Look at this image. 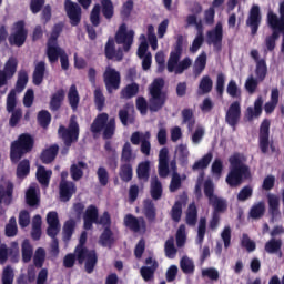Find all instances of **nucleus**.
<instances>
[{
    "instance_id": "f257e3e1",
    "label": "nucleus",
    "mask_w": 284,
    "mask_h": 284,
    "mask_svg": "<svg viewBox=\"0 0 284 284\" xmlns=\"http://www.w3.org/2000/svg\"><path fill=\"white\" fill-rule=\"evenodd\" d=\"M266 26L271 28L272 34L264 40L266 45V50H264L265 54H267V52H274L276 49V41L281 39V34H284V6H282L280 18L272 9H268L266 14Z\"/></svg>"
},
{
    "instance_id": "f03ea898",
    "label": "nucleus",
    "mask_w": 284,
    "mask_h": 284,
    "mask_svg": "<svg viewBox=\"0 0 284 284\" xmlns=\"http://www.w3.org/2000/svg\"><path fill=\"white\" fill-rule=\"evenodd\" d=\"M85 243H88V232L83 231L79 239V244L75 246L77 261L79 265H83L87 274H92L94 272V267H97V263H99V255L97 254V250H89L85 247Z\"/></svg>"
},
{
    "instance_id": "7ed1b4c3",
    "label": "nucleus",
    "mask_w": 284,
    "mask_h": 284,
    "mask_svg": "<svg viewBox=\"0 0 284 284\" xmlns=\"http://www.w3.org/2000/svg\"><path fill=\"white\" fill-rule=\"evenodd\" d=\"M230 171L226 175V183L230 187H239L245 181V179H250L252 173L250 171V166L243 163L240 154H234L229 159Z\"/></svg>"
},
{
    "instance_id": "20e7f679",
    "label": "nucleus",
    "mask_w": 284,
    "mask_h": 284,
    "mask_svg": "<svg viewBox=\"0 0 284 284\" xmlns=\"http://www.w3.org/2000/svg\"><path fill=\"white\" fill-rule=\"evenodd\" d=\"M34 150V136L30 133H21L18 139L11 142L10 161L13 164L19 163L24 154H30Z\"/></svg>"
},
{
    "instance_id": "39448f33",
    "label": "nucleus",
    "mask_w": 284,
    "mask_h": 284,
    "mask_svg": "<svg viewBox=\"0 0 284 284\" xmlns=\"http://www.w3.org/2000/svg\"><path fill=\"white\" fill-rule=\"evenodd\" d=\"M165 88V80L163 78H156L149 87V110L150 112H159L163 110L165 102L168 101V93L163 91Z\"/></svg>"
},
{
    "instance_id": "423d86ee",
    "label": "nucleus",
    "mask_w": 284,
    "mask_h": 284,
    "mask_svg": "<svg viewBox=\"0 0 284 284\" xmlns=\"http://www.w3.org/2000/svg\"><path fill=\"white\" fill-rule=\"evenodd\" d=\"M80 132L81 129L77 121V115H71L68 128H65V125L59 126L58 136L63 141L65 148H72V143H77L79 141Z\"/></svg>"
},
{
    "instance_id": "0eeeda50",
    "label": "nucleus",
    "mask_w": 284,
    "mask_h": 284,
    "mask_svg": "<svg viewBox=\"0 0 284 284\" xmlns=\"http://www.w3.org/2000/svg\"><path fill=\"white\" fill-rule=\"evenodd\" d=\"M270 125L271 122L267 119H264L260 125L258 148L262 154H267L270 150L272 154L278 152V149L274 145V141H270Z\"/></svg>"
},
{
    "instance_id": "6e6552de",
    "label": "nucleus",
    "mask_w": 284,
    "mask_h": 284,
    "mask_svg": "<svg viewBox=\"0 0 284 284\" xmlns=\"http://www.w3.org/2000/svg\"><path fill=\"white\" fill-rule=\"evenodd\" d=\"M9 45L16 48H22L28 41V29L26 28V21L20 20L13 23L11 33L8 37Z\"/></svg>"
},
{
    "instance_id": "1a4fd4ad",
    "label": "nucleus",
    "mask_w": 284,
    "mask_h": 284,
    "mask_svg": "<svg viewBox=\"0 0 284 284\" xmlns=\"http://www.w3.org/2000/svg\"><path fill=\"white\" fill-rule=\"evenodd\" d=\"M103 81L108 94H113L121 88V72L112 67H106L103 72Z\"/></svg>"
},
{
    "instance_id": "9d476101",
    "label": "nucleus",
    "mask_w": 284,
    "mask_h": 284,
    "mask_svg": "<svg viewBox=\"0 0 284 284\" xmlns=\"http://www.w3.org/2000/svg\"><path fill=\"white\" fill-rule=\"evenodd\" d=\"M115 43L122 45L123 52L132 50L134 43V30L128 31V26L122 23L115 33Z\"/></svg>"
},
{
    "instance_id": "9b49d317",
    "label": "nucleus",
    "mask_w": 284,
    "mask_h": 284,
    "mask_svg": "<svg viewBox=\"0 0 284 284\" xmlns=\"http://www.w3.org/2000/svg\"><path fill=\"white\" fill-rule=\"evenodd\" d=\"M262 21L263 16L261 14V7H258V4H253L246 19V26L251 29L252 37L258 34V28H261Z\"/></svg>"
},
{
    "instance_id": "f8f14e48",
    "label": "nucleus",
    "mask_w": 284,
    "mask_h": 284,
    "mask_svg": "<svg viewBox=\"0 0 284 284\" xmlns=\"http://www.w3.org/2000/svg\"><path fill=\"white\" fill-rule=\"evenodd\" d=\"M19 67V61H17V58L11 57L8 59V61L4 63L3 70H0V88H3V85H8V81L17 74V68Z\"/></svg>"
},
{
    "instance_id": "ddd939ff",
    "label": "nucleus",
    "mask_w": 284,
    "mask_h": 284,
    "mask_svg": "<svg viewBox=\"0 0 284 284\" xmlns=\"http://www.w3.org/2000/svg\"><path fill=\"white\" fill-rule=\"evenodd\" d=\"M64 10L67 12L68 19H70V23L73 28H77L79 23H81V6L79 3L73 2L72 0L64 1Z\"/></svg>"
},
{
    "instance_id": "4468645a",
    "label": "nucleus",
    "mask_w": 284,
    "mask_h": 284,
    "mask_svg": "<svg viewBox=\"0 0 284 284\" xmlns=\"http://www.w3.org/2000/svg\"><path fill=\"white\" fill-rule=\"evenodd\" d=\"M225 121L233 132H236V126L241 121V102L234 101L231 103L225 114Z\"/></svg>"
},
{
    "instance_id": "2eb2a0df",
    "label": "nucleus",
    "mask_w": 284,
    "mask_h": 284,
    "mask_svg": "<svg viewBox=\"0 0 284 284\" xmlns=\"http://www.w3.org/2000/svg\"><path fill=\"white\" fill-rule=\"evenodd\" d=\"M124 225L130 230L131 232L139 233L145 232L148 230V223L145 222V219L143 216L136 217L133 214L129 213L123 219Z\"/></svg>"
},
{
    "instance_id": "dca6fc26",
    "label": "nucleus",
    "mask_w": 284,
    "mask_h": 284,
    "mask_svg": "<svg viewBox=\"0 0 284 284\" xmlns=\"http://www.w3.org/2000/svg\"><path fill=\"white\" fill-rule=\"evenodd\" d=\"M145 265L150 266H142L140 268V274L145 283H150V281L154 278V274H156V271L159 270V262L152 256H149L145 260Z\"/></svg>"
},
{
    "instance_id": "f3484780",
    "label": "nucleus",
    "mask_w": 284,
    "mask_h": 284,
    "mask_svg": "<svg viewBox=\"0 0 284 284\" xmlns=\"http://www.w3.org/2000/svg\"><path fill=\"white\" fill-rule=\"evenodd\" d=\"M12 194H14V184H12V182H9L7 186L0 185V216L6 214L1 205H10L12 203Z\"/></svg>"
},
{
    "instance_id": "a211bd4d",
    "label": "nucleus",
    "mask_w": 284,
    "mask_h": 284,
    "mask_svg": "<svg viewBox=\"0 0 284 284\" xmlns=\"http://www.w3.org/2000/svg\"><path fill=\"white\" fill-rule=\"evenodd\" d=\"M47 223H48V229H47V234L51 239H54L61 231V224H59V213L57 211H51L47 214Z\"/></svg>"
},
{
    "instance_id": "6ab92c4d",
    "label": "nucleus",
    "mask_w": 284,
    "mask_h": 284,
    "mask_svg": "<svg viewBox=\"0 0 284 284\" xmlns=\"http://www.w3.org/2000/svg\"><path fill=\"white\" fill-rule=\"evenodd\" d=\"M267 203L271 223H274V221H278V219H281V199H278L277 195L268 194Z\"/></svg>"
},
{
    "instance_id": "aec40b11",
    "label": "nucleus",
    "mask_w": 284,
    "mask_h": 284,
    "mask_svg": "<svg viewBox=\"0 0 284 284\" xmlns=\"http://www.w3.org/2000/svg\"><path fill=\"white\" fill-rule=\"evenodd\" d=\"M209 43H212L214 48L221 50L223 45V24L217 23L213 30L206 33Z\"/></svg>"
},
{
    "instance_id": "412c9836",
    "label": "nucleus",
    "mask_w": 284,
    "mask_h": 284,
    "mask_svg": "<svg viewBox=\"0 0 284 284\" xmlns=\"http://www.w3.org/2000/svg\"><path fill=\"white\" fill-rule=\"evenodd\" d=\"M77 194V184L70 181L60 182V201L68 203Z\"/></svg>"
},
{
    "instance_id": "4be33fe9",
    "label": "nucleus",
    "mask_w": 284,
    "mask_h": 284,
    "mask_svg": "<svg viewBox=\"0 0 284 284\" xmlns=\"http://www.w3.org/2000/svg\"><path fill=\"white\" fill-rule=\"evenodd\" d=\"M263 114V95H258L254 101V106H248L246 109V119L247 121H254Z\"/></svg>"
},
{
    "instance_id": "5701e85b",
    "label": "nucleus",
    "mask_w": 284,
    "mask_h": 284,
    "mask_svg": "<svg viewBox=\"0 0 284 284\" xmlns=\"http://www.w3.org/2000/svg\"><path fill=\"white\" fill-rule=\"evenodd\" d=\"M109 121H110V115L108 113L103 112L98 114L90 126L92 134H99L103 132V129L105 128Z\"/></svg>"
},
{
    "instance_id": "b1692460",
    "label": "nucleus",
    "mask_w": 284,
    "mask_h": 284,
    "mask_svg": "<svg viewBox=\"0 0 284 284\" xmlns=\"http://www.w3.org/2000/svg\"><path fill=\"white\" fill-rule=\"evenodd\" d=\"M63 101H65V90L59 89L51 95L49 102V109L51 110V112H59V110H61V106L63 105Z\"/></svg>"
},
{
    "instance_id": "393cba45",
    "label": "nucleus",
    "mask_w": 284,
    "mask_h": 284,
    "mask_svg": "<svg viewBox=\"0 0 284 284\" xmlns=\"http://www.w3.org/2000/svg\"><path fill=\"white\" fill-rule=\"evenodd\" d=\"M105 58L109 60L116 59V61H123V52H116V44H114V38H109L104 47Z\"/></svg>"
},
{
    "instance_id": "a878e982",
    "label": "nucleus",
    "mask_w": 284,
    "mask_h": 284,
    "mask_svg": "<svg viewBox=\"0 0 284 284\" xmlns=\"http://www.w3.org/2000/svg\"><path fill=\"white\" fill-rule=\"evenodd\" d=\"M59 154V144L50 145L48 149H44L40 154V161L44 163V165H50L57 159Z\"/></svg>"
},
{
    "instance_id": "bb28decb",
    "label": "nucleus",
    "mask_w": 284,
    "mask_h": 284,
    "mask_svg": "<svg viewBox=\"0 0 284 284\" xmlns=\"http://www.w3.org/2000/svg\"><path fill=\"white\" fill-rule=\"evenodd\" d=\"M65 52V50L61 49V47L57 45V42H48L47 44V57L49 59V63H57L59 58Z\"/></svg>"
},
{
    "instance_id": "cd10ccee",
    "label": "nucleus",
    "mask_w": 284,
    "mask_h": 284,
    "mask_svg": "<svg viewBox=\"0 0 284 284\" xmlns=\"http://www.w3.org/2000/svg\"><path fill=\"white\" fill-rule=\"evenodd\" d=\"M282 247H283V240L275 239V237H272L271 240H268L264 245V250L267 254H278L280 258L281 256H283Z\"/></svg>"
},
{
    "instance_id": "c85d7f7f",
    "label": "nucleus",
    "mask_w": 284,
    "mask_h": 284,
    "mask_svg": "<svg viewBox=\"0 0 284 284\" xmlns=\"http://www.w3.org/2000/svg\"><path fill=\"white\" fill-rule=\"evenodd\" d=\"M45 61L38 62L32 73L33 85H41V83H43V79H45Z\"/></svg>"
},
{
    "instance_id": "c756f323",
    "label": "nucleus",
    "mask_w": 284,
    "mask_h": 284,
    "mask_svg": "<svg viewBox=\"0 0 284 284\" xmlns=\"http://www.w3.org/2000/svg\"><path fill=\"white\" fill-rule=\"evenodd\" d=\"M36 176L40 185H42L43 187H49L50 179H52V170H45V166L40 165L37 169Z\"/></svg>"
},
{
    "instance_id": "7c9ffc66",
    "label": "nucleus",
    "mask_w": 284,
    "mask_h": 284,
    "mask_svg": "<svg viewBox=\"0 0 284 284\" xmlns=\"http://www.w3.org/2000/svg\"><path fill=\"white\" fill-rule=\"evenodd\" d=\"M150 194L153 201H161L163 196V184L159 181V176L156 175L151 178Z\"/></svg>"
},
{
    "instance_id": "2f4dec72",
    "label": "nucleus",
    "mask_w": 284,
    "mask_h": 284,
    "mask_svg": "<svg viewBox=\"0 0 284 284\" xmlns=\"http://www.w3.org/2000/svg\"><path fill=\"white\" fill-rule=\"evenodd\" d=\"M83 170H88V163L79 161L70 166V174L73 181H81L83 179Z\"/></svg>"
},
{
    "instance_id": "473e14b6",
    "label": "nucleus",
    "mask_w": 284,
    "mask_h": 284,
    "mask_svg": "<svg viewBox=\"0 0 284 284\" xmlns=\"http://www.w3.org/2000/svg\"><path fill=\"white\" fill-rule=\"evenodd\" d=\"M68 101L71 110L77 112L79 110V103L81 98L79 97V90H77V84H72L68 92Z\"/></svg>"
},
{
    "instance_id": "72a5a7b5",
    "label": "nucleus",
    "mask_w": 284,
    "mask_h": 284,
    "mask_svg": "<svg viewBox=\"0 0 284 284\" xmlns=\"http://www.w3.org/2000/svg\"><path fill=\"white\" fill-rule=\"evenodd\" d=\"M205 65H207V54L205 52H202L195 59V62L193 65V74L195 79H197V77H201V74H203V70H205Z\"/></svg>"
},
{
    "instance_id": "f704fd0d",
    "label": "nucleus",
    "mask_w": 284,
    "mask_h": 284,
    "mask_svg": "<svg viewBox=\"0 0 284 284\" xmlns=\"http://www.w3.org/2000/svg\"><path fill=\"white\" fill-rule=\"evenodd\" d=\"M248 216L254 221L263 219L265 216V202L260 201L257 203H254L248 211Z\"/></svg>"
},
{
    "instance_id": "c9c22d12",
    "label": "nucleus",
    "mask_w": 284,
    "mask_h": 284,
    "mask_svg": "<svg viewBox=\"0 0 284 284\" xmlns=\"http://www.w3.org/2000/svg\"><path fill=\"white\" fill-rule=\"evenodd\" d=\"M119 176L123 183H130L134 178V170L132 169V163H122L120 165Z\"/></svg>"
},
{
    "instance_id": "e433bc0d",
    "label": "nucleus",
    "mask_w": 284,
    "mask_h": 284,
    "mask_svg": "<svg viewBox=\"0 0 284 284\" xmlns=\"http://www.w3.org/2000/svg\"><path fill=\"white\" fill-rule=\"evenodd\" d=\"M139 181L148 183L150 181V161L140 162L136 168Z\"/></svg>"
},
{
    "instance_id": "4c0bfd02",
    "label": "nucleus",
    "mask_w": 284,
    "mask_h": 284,
    "mask_svg": "<svg viewBox=\"0 0 284 284\" xmlns=\"http://www.w3.org/2000/svg\"><path fill=\"white\" fill-rule=\"evenodd\" d=\"M100 10L106 21H111L114 17V3L112 0H100Z\"/></svg>"
},
{
    "instance_id": "58836bf2",
    "label": "nucleus",
    "mask_w": 284,
    "mask_h": 284,
    "mask_svg": "<svg viewBox=\"0 0 284 284\" xmlns=\"http://www.w3.org/2000/svg\"><path fill=\"white\" fill-rule=\"evenodd\" d=\"M143 214L149 223H154V221H156V206H154L152 200L144 201Z\"/></svg>"
},
{
    "instance_id": "ea45409f",
    "label": "nucleus",
    "mask_w": 284,
    "mask_h": 284,
    "mask_svg": "<svg viewBox=\"0 0 284 284\" xmlns=\"http://www.w3.org/2000/svg\"><path fill=\"white\" fill-rule=\"evenodd\" d=\"M139 94V84L136 82H132L126 84L120 92V99H134Z\"/></svg>"
},
{
    "instance_id": "a19ab883",
    "label": "nucleus",
    "mask_w": 284,
    "mask_h": 284,
    "mask_svg": "<svg viewBox=\"0 0 284 284\" xmlns=\"http://www.w3.org/2000/svg\"><path fill=\"white\" fill-rule=\"evenodd\" d=\"M99 243L102 247H111V245H114V233L111 227H105L103 230L100 235Z\"/></svg>"
},
{
    "instance_id": "79ce46f5",
    "label": "nucleus",
    "mask_w": 284,
    "mask_h": 284,
    "mask_svg": "<svg viewBox=\"0 0 284 284\" xmlns=\"http://www.w3.org/2000/svg\"><path fill=\"white\" fill-rule=\"evenodd\" d=\"M209 203L214 210L213 214H223V212L227 211V202L224 199L219 197V195L209 200Z\"/></svg>"
},
{
    "instance_id": "37998d69",
    "label": "nucleus",
    "mask_w": 284,
    "mask_h": 284,
    "mask_svg": "<svg viewBox=\"0 0 284 284\" xmlns=\"http://www.w3.org/2000/svg\"><path fill=\"white\" fill-rule=\"evenodd\" d=\"M30 174V160L24 159L18 162L16 170L17 179H26Z\"/></svg>"
},
{
    "instance_id": "c03bdc74",
    "label": "nucleus",
    "mask_w": 284,
    "mask_h": 284,
    "mask_svg": "<svg viewBox=\"0 0 284 284\" xmlns=\"http://www.w3.org/2000/svg\"><path fill=\"white\" fill-rule=\"evenodd\" d=\"M134 159H136V155H134V152L132 151V144H130V142H125L121 152V163H132Z\"/></svg>"
},
{
    "instance_id": "a18cd8bd",
    "label": "nucleus",
    "mask_w": 284,
    "mask_h": 284,
    "mask_svg": "<svg viewBox=\"0 0 284 284\" xmlns=\"http://www.w3.org/2000/svg\"><path fill=\"white\" fill-rule=\"evenodd\" d=\"M182 123L187 125L189 132L194 130V125H196V120L194 119V112L192 109L182 110Z\"/></svg>"
},
{
    "instance_id": "49530a36",
    "label": "nucleus",
    "mask_w": 284,
    "mask_h": 284,
    "mask_svg": "<svg viewBox=\"0 0 284 284\" xmlns=\"http://www.w3.org/2000/svg\"><path fill=\"white\" fill-rule=\"evenodd\" d=\"M22 252V261L23 263H30L32 261V254H34V248H32V244H30V240H23L21 244Z\"/></svg>"
},
{
    "instance_id": "de8ad7c7",
    "label": "nucleus",
    "mask_w": 284,
    "mask_h": 284,
    "mask_svg": "<svg viewBox=\"0 0 284 284\" xmlns=\"http://www.w3.org/2000/svg\"><path fill=\"white\" fill-rule=\"evenodd\" d=\"M182 54H183V51H178L176 49L171 51L168 60V64H166L168 72H174V69L176 68V65H179V61H181Z\"/></svg>"
},
{
    "instance_id": "09e8293b",
    "label": "nucleus",
    "mask_w": 284,
    "mask_h": 284,
    "mask_svg": "<svg viewBox=\"0 0 284 284\" xmlns=\"http://www.w3.org/2000/svg\"><path fill=\"white\" fill-rule=\"evenodd\" d=\"M29 77L28 71L21 70L18 73V80L16 82V89H13L16 92L21 93L26 90V85H28Z\"/></svg>"
},
{
    "instance_id": "8fccbe9b",
    "label": "nucleus",
    "mask_w": 284,
    "mask_h": 284,
    "mask_svg": "<svg viewBox=\"0 0 284 284\" xmlns=\"http://www.w3.org/2000/svg\"><path fill=\"white\" fill-rule=\"evenodd\" d=\"M38 123L43 130H48L50 123H52V114L48 110H41L38 113Z\"/></svg>"
},
{
    "instance_id": "3c124183",
    "label": "nucleus",
    "mask_w": 284,
    "mask_h": 284,
    "mask_svg": "<svg viewBox=\"0 0 284 284\" xmlns=\"http://www.w3.org/2000/svg\"><path fill=\"white\" fill-rule=\"evenodd\" d=\"M196 221H199V210L196 209V204L192 203L189 205L186 212V224L193 227L194 225H196Z\"/></svg>"
},
{
    "instance_id": "603ef678",
    "label": "nucleus",
    "mask_w": 284,
    "mask_h": 284,
    "mask_svg": "<svg viewBox=\"0 0 284 284\" xmlns=\"http://www.w3.org/2000/svg\"><path fill=\"white\" fill-rule=\"evenodd\" d=\"M4 234L8 239H13L19 234V227L17 226V217L12 216L9 220V223L4 226Z\"/></svg>"
},
{
    "instance_id": "864d4df0",
    "label": "nucleus",
    "mask_w": 284,
    "mask_h": 284,
    "mask_svg": "<svg viewBox=\"0 0 284 284\" xmlns=\"http://www.w3.org/2000/svg\"><path fill=\"white\" fill-rule=\"evenodd\" d=\"M176 152L180 164L183 166L187 165L190 159V151L187 150V144H179L176 146Z\"/></svg>"
},
{
    "instance_id": "5fc2aeb1",
    "label": "nucleus",
    "mask_w": 284,
    "mask_h": 284,
    "mask_svg": "<svg viewBox=\"0 0 284 284\" xmlns=\"http://www.w3.org/2000/svg\"><path fill=\"white\" fill-rule=\"evenodd\" d=\"M255 74L258 81H265V77H267V62L265 59L256 62Z\"/></svg>"
},
{
    "instance_id": "6e6d98bb",
    "label": "nucleus",
    "mask_w": 284,
    "mask_h": 284,
    "mask_svg": "<svg viewBox=\"0 0 284 284\" xmlns=\"http://www.w3.org/2000/svg\"><path fill=\"white\" fill-rule=\"evenodd\" d=\"M26 201L29 207H37L39 203H41V200L37 195V189L30 187L26 193Z\"/></svg>"
},
{
    "instance_id": "4d7b16f0",
    "label": "nucleus",
    "mask_w": 284,
    "mask_h": 284,
    "mask_svg": "<svg viewBox=\"0 0 284 284\" xmlns=\"http://www.w3.org/2000/svg\"><path fill=\"white\" fill-rule=\"evenodd\" d=\"M252 196H254V187H252V185H245L240 190L236 199L240 203H245V201H250Z\"/></svg>"
},
{
    "instance_id": "13d9d810",
    "label": "nucleus",
    "mask_w": 284,
    "mask_h": 284,
    "mask_svg": "<svg viewBox=\"0 0 284 284\" xmlns=\"http://www.w3.org/2000/svg\"><path fill=\"white\" fill-rule=\"evenodd\" d=\"M103 130V139H112V136H114V133L116 132V119L111 118L106 125H104Z\"/></svg>"
},
{
    "instance_id": "bf43d9fd",
    "label": "nucleus",
    "mask_w": 284,
    "mask_h": 284,
    "mask_svg": "<svg viewBox=\"0 0 284 284\" xmlns=\"http://www.w3.org/2000/svg\"><path fill=\"white\" fill-rule=\"evenodd\" d=\"M207 232V219L201 217L197 226V245H203Z\"/></svg>"
},
{
    "instance_id": "052dcab7",
    "label": "nucleus",
    "mask_w": 284,
    "mask_h": 284,
    "mask_svg": "<svg viewBox=\"0 0 284 284\" xmlns=\"http://www.w3.org/2000/svg\"><path fill=\"white\" fill-rule=\"evenodd\" d=\"M213 85L214 82L212 81V78H210V75H204L199 84V90H201L200 94H210V92H212Z\"/></svg>"
},
{
    "instance_id": "680f3d73",
    "label": "nucleus",
    "mask_w": 284,
    "mask_h": 284,
    "mask_svg": "<svg viewBox=\"0 0 284 284\" xmlns=\"http://www.w3.org/2000/svg\"><path fill=\"white\" fill-rule=\"evenodd\" d=\"M43 263H45V248L38 247L33 256V265L37 270H41Z\"/></svg>"
},
{
    "instance_id": "e2e57ef3",
    "label": "nucleus",
    "mask_w": 284,
    "mask_h": 284,
    "mask_svg": "<svg viewBox=\"0 0 284 284\" xmlns=\"http://www.w3.org/2000/svg\"><path fill=\"white\" fill-rule=\"evenodd\" d=\"M181 216H183V202L175 201L171 209V219L174 223H179L181 221Z\"/></svg>"
},
{
    "instance_id": "0e129e2a",
    "label": "nucleus",
    "mask_w": 284,
    "mask_h": 284,
    "mask_svg": "<svg viewBox=\"0 0 284 284\" xmlns=\"http://www.w3.org/2000/svg\"><path fill=\"white\" fill-rule=\"evenodd\" d=\"M212 153H206L202 159L197 160L192 166L193 172H196V170H205V168L212 163Z\"/></svg>"
},
{
    "instance_id": "69168bd1",
    "label": "nucleus",
    "mask_w": 284,
    "mask_h": 284,
    "mask_svg": "<svg viewBox=\"0 0 284 284\" xmlns=\"http://www.w3.org/2000/svg\"><path fill=\"white\" fill-rule=\"evenodd\" d=\"M164 252L166 258H176V253L179 251L176 250V246H174V237H170L165 241Z\"/></svg>"
},
{
    "instance_id": "338daca9",
    "label": "nucleus",
    "mask_w": 284,
    "mask_h": 284,
    "mask_svg": "<svg viewBox=\"0 0 284 284\" xmlns=\"http://www.w3.org/2000/svg\"><path fill=\"white\" fill-rule=\"evenodd\" d=\"M77 227V222L71 219L68 220L63 225V239L64 241H70L72 239V234H74V230Z\"/></svg>"
},
{
    "instance_id": "774afa93",
    "label": "nucleus",
    "mask_w": 284,
    "mask_h": 284,
    "mask_svg": "<svg viewBox=\"0 0 284 284\" xmlns=\"http://www.w3.org/2000/svg\"><path fill=\"white\" fill-rule=\"evenodd\" d=\"M1 283L2 284H13L14 283V270H12V266H6L3 268Z\"/></svg>"
}]
</instances>
